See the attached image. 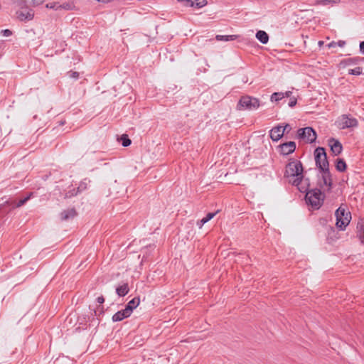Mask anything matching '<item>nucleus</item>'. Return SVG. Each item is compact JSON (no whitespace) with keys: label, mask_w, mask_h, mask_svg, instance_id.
Returning <instances> with one entry per match:
<instances>
[{"label":"nucleus","mask_w":364,"mask_h":364,"mask_svg":"<svg viewBox=\"0 0 364 364\" xmlns=\"http://www.w3.org/2000/svg\"><path fill=\"white\" fill-rule=\"evenodd\" d=\"M284 177L294 178L292 181H289L290 183L294 186H296L298 190L304 193L307 191V186H303V181L306 183V179L304 176V167L301 162L294 158H290L287 164L286 165V169L284 172Z\"/></svg>","instance_id":"obj_1"},{"label":"nucleus","mask_w":364,"mask_h":364,"mask_svg":"<svg viewBox=\"0 0 364 364\" xmlns=\"http://www.w3.org/2000/svg\"><path fill=\"white\" fill-rule=\"evenodd\" d=\"M305 181L306 183H304L303 186H306L308 188L309 186V178H306ZM304 193H306V200L307 203L315 209H318L321 206L323 198H321V191L319 189L307 190Z\"/></svg>","instance_id":"obj_2"},{"label":"nucleus","mask_w":364,"mask_h":364,"mask_svg":"<svg viewBox=\"0 0 364 364\" xmlns=\"http://www.w3.org/2000/svg\"><path fill=\"white\" fill-rule=\"evenodd\" d=\"M335 216L336 218V225L341 230H344L349 224L351 219V214L346 209L340 206L335 212Z\"/></svg>","instance_id":"obj_3"},{"label":"nucleus","mask_w":364,"mask_h":364,"mask_svg":"<svg viewBox=\"0 0 364 364\" xmlns=\"http://www.w3.org/2000/svg\"><path fill=\"white\" fill-rule=\"evenodd\" d=\"M260 106L259 100L257 98L245 95L240 97L237 103L239 110H255Z\"/></svg>","instance_id":"obj_4"},{"label":"nucleus","mask_w":364,"mask_h":364,"mask_svg":"<svg viewBox=\"0 0 364 364\" xmlns=\"http://www.w3.org/2000/svg\"><path fill=\"white\" fill-rule=\"evenodd\" d=\"M314 159L316 166L319 170L329 168L327 155L323 147L318 146L314 150Z\"/></svg>","instance_id":"obj_5"},{"label":"nucleus","mask_w":364,"mask_h":364,"mask_svg":"<svg viewBox=\"0 0 364 364\" xmlns=\"http://www.w3.org/2000/svg\"><path fill=\"white\" fill-rule=\"evenodd\" d=\"M297 137L304 140L306 143L311 144L316 141V133L312 127H306L298 129Z\"/></svg>","instance_id":"obj_6"},{"label":"nucleus","mask_w":364,"mask_h":364,"mask_svg":"<svg viewBox=\"0 0 364 364\" xmlns=\"http://www.w3.org/2000/svg\"><path fill=\"white\" fill-rule=\"evenodd\" d=\"M320 171L321 181L319 186L321 188H326L327 191H331L333 187V180L329 168H322Z\"/></svg>","instance_id":"obj_7"},{"label":"nucleus","mask_w":364,"mask_h":364,"mask_svg":"<svg viewBox=\"0 0 364 364\" xmlns=\"http://www.w3.org/2000/svg\"><path fill=\"white\" fill-rule=\"evenodd\" d=\"M16 17L21 21H31L34 17V11L27 6L21 7L16 12Z\"/></svg>","instance_id":"obj_8"},{"label":"nucleus","mask_w":364,"mask_h":364,"mask_svg":"<svg viewBox=\"0 0 364 364\" xmlns=\"http://www.w3.org/2000/svg\"><path fill=\"white\" fill-rule=\"evenodd\" d=\"M296 148V143L294 141H287L279 144L277 149L279 154L283 156H287L295 151Z\"/></svg>","instance_id":"obj_9"},{"label":"nucleus","mask_w":364,"mask_h":364,"mask_svg":"<svg viewBox=\"0 0 364 364\" xmlns=\"http://www.w3.org/2000/svg\"><path fill=\"white\" fill-rule=\"evenodd\" d=\"M358 126V120L353 117H348V115H343L338 121V127L344 129L353 128Z\"/></svg>","instance_id":"obj_10"},{"label":"nucleus","mask_w":364,"mask_h":364,"mask_svg":"<svg viewBox=\"0 0 364 364\" xmlns=\"http://www.w3.org/2000/svg\"><path fill=\"white\" fill-rule=\"evenodd\" d=\"M289 124H287L285 126L277 125L273 127L269 132V136L272 141H279L285 132V128H289Z\"/></svg>","instance_id":"obj_11"},{"label":"nucleus","mask_w":364,"mask_h":364,"mask_svg":"<svg viewBox=\"0 0 364 364\" xmlns=\"http://www.w3.org/2000/svg\"><path fill=\"white\" fill-rule=\"evenodd\" d=\"M181 2L184 6L187 7H196L200 9L207 4L206 0H177Z\"/></svg>","instance_id":"obj_12"},{"label":"nucleus","mask_w":364,"mask_h":364,"mask_svg":"<svg viewBox=\"0 0 364 364\" xmlns=\"http://www.w3.org/2000/svg\"><path fill=\"white\" fill-rule=\"evenodd\" d=\"M328 144L331 147V151L335 156H338L342 152L343 146L338 140L334 138H331L328 140Z\"/></svg>","instance_id":"obj_13"},{"label":"nucleus","mask_w":364,"mask_h":364,"mask_svg":"<svg viewBox=\"0 0 364 364\" xmlns=\"http://www.w3.org/2000/svg\"><path fill=\"white\" fill-rule=\"evenodd\" d=\"M130 316L131 314L124 309L115 313L112 316V320L113 322H118L129 317Z\"/></svg>","instance_id":"obj_14"},{"label":"nucleus","mask_w":364,"mask_h":364,"mask_svg":"<svg viewBox=\"0 0 364 364\" xmlns=\"http://www.w3.org/2000/svg\"><path fill=\"white\" fill-rule=\"evenodd\" d=\"M77 215V212L75 208H70L65 210H63L60 213V219L61 220H68L70 219L74 218Z\"/></svg>","instance_id":"obj_15"},{"label":"nucleus","mask_w":364,"mask_h":364,"mask_svg":"<svg viewBox=\"0 0 364 364\" xmlns=\"http://www.w3.org/2000/svg\"><path fill=\"white\" fill-rule=\"evenodd\" d=\"M140 303V299L138 297H134L130 300L125 306V309L132 314L133 310L136 309Z\"/></svg>","instance_id":"obj_16"},{"label":"nucleus","mask_w":364,"mask_h":364,"mask_svg":"<svg viewBox=\"0 0 364 364\" xmlns=\"http://www.w3.org/2000/svg\"><path fill=\"white\" fill-rule=\"evenodd\" d=\"M360 60V59L359 58H349L341 60L340 63V65L343 68L349 65H354L358 64Z\"/></svg>","instance_id":"obj_17"},{"label":"nucleus","mask_w":364,"mask_h":364,"mask_svg":"<svg viewBox=\"0 0 364 364\" xmlns=\"http://www.w3.org/2000/svg\"><path fill=\"white\" fill-rule=\"evenodd\" d=\"M129 289L127 283H124L116 288V293L119 296H124L129 293Z\"/></svg>","instance_id":"obj_18"},{"label":"nucleus","mask_w":364,"mask_h":364,"mask_svg":"<svg viewBox=\"0 0 364 364\" xmlns=\"http://www.w3.org/2000/svg\"><path fill=\"white\" fill-rule=\"evenodd\" d=\"M256 38L262 44H267L269 41V36L264 31H258L256 33Z\"/></svg>","instance_id":"obj_19"},{"label":"nucleus","mask_w":364,"mask_h":364,"mask_svg":"<svg viewBox=\"0 0 364 364\" xmlns=\"http://www.w3.org/2000/svg\"><path fill=\"white\" fill-rule=\"evenodd\" d=\"M218 212V210L215 213H208L205 217H204L200 220H198L197 222V225L198 226V228H201L205 223H208L209 220L213 218Z\"/></svg>","instance_id":"obj_20"},{"label":"nucleus","mask_w":364,"mask_h":364,"mask_svg":"<svg viewBox=\"0 0 364 364\" xmlns=\"http://www.w3.org/2000/svg\"><path fill=\"white\" fill-rule=\"evenodd\" d=\"M346 163L343 159H337L336 161V168L339 172H343L346 170Z\"/></svg>","instance_id":"obj_21"},{"label":"nucleus","mask_w":364,"mask_h":364,"mask_svg":"<svg viewBox=\"0 0 364 364\" xmlns=\"http://www.w3.org/2000/svg\"><path fill=\"white\" fill-rule=\"evenodd\" d=\"M237 37L235 35H217L215 38L217 41H230L235 40Z\"/></svg>","instance_id":"obj_22"},{"label":"nucleus","mask_w":364,"mask_h":364,"mask_svg":"<svg viewBox=\"0 0 364 364\" xmlns=\"http://www.w3.org/2000/svg\"><path fill=\"white\" fill-rule=\"evenodd\" d=\"M284 98L283 92H274L271 97L270 100L271 102H279V100H282Z\"/></svg>","instance_id":"obj_23"},{"label":"nucleus","mask_w":364,"mask_h":364,"mask_svg":"<svg viewBox=\"0 0 364 364\" xmlns=\"http://www.w3.org/2000/svg\"><path fill=\"white\" fill-rule=\"evenodd\" d=\"M121 141L122 145L124 147L129 146L132 143L131 139L128 137L127 134H123L122 136Z\"/></svg>","instance_id":"obj_24"},{"label":"nucleus","mask_w":364,"mask_h":364,"mask_svg":"<svg viewBox=\"0 0 364 364\" xmlns=\"http://www.w3.org/2000/svg\"><path fill=\"white\" fill-rule=\"evenodd\" d=\"M346 45V41H342V40H340L338 41V42H335V41H332L331 43H329L328 44V48H334L336 47V46H339V47H343L344 46Z\"/></svg>","instance_id":"obj_25"},{"label":"nucleus","mask_w":364,"mask_h":364,"mask_svg":"<svg viewBox=\"0 0 364 364\" xmlns=\"http://www.w3.org/2000/svg\"><path fill=\"white\" fill-rule=\"evenodd\" d=\"M32 193H31L28 196H27L26 197L19 200L18 201V203L15 205V207L16 208H19L22 205H23L30 198H31V196H32Z\"/></svg>","instance_id":"obj_26"},{"label":"nucleus","mask_w":364,"mask_h":364,"mask_svg":"<svg viewBox=\"0 0 364 364\" xmlns=\"http://www.w3.org/2000/svg\"><path fill=\"white\" fill-rule=\"evenodd\" d=\"M348 74L352 75H360L362 74V68L357 67L353 69H349Z\"/></svg>","instance_id":"obj_27"},{"label":"nucleus","mask_w":364,"mask_h":364,"mask_svg":"<svg viewBox=\"0 0 364 364\" xmlns=\"http://www.w3.org/2000/svg\"><path fill=\"white\" fill-rule=\"evenodd\" d=\"M340 0H317V4L321 5H328L330 4L338 3Z\"/></svg>","instance_id":"obj_28"},{"label":"nucleus","mask_w":364,"mask_h":364,"mask_svg":"<svg viewBox=\"0 0 364 364\" xmlns=\"http://www.w3.org/2000/svg\"><path fill=\"white\" fill-rule=\"evenodd\" d=\"M297 102V100L295 97H290L289 102H288V105L290 107H294Z\"/></svg>","instance_id":"obj_29"},{"label":"nucleus","mask_w":364,"mask_h":364,"mask_svg":"<svg viewBox=\"0 0 364 364\" xmlns=\"http://www.w3.org/2000/svg\"><path fill=\"white\" fill-rule=\"evenodd\" d=\"M78 190L77 191H75V189H73V191H69L68 193H66V197L68 198V197H72V196H76L78 193Z\"/></svg>","instance_id":"obj_30"},{"label":"nucleus","mask_w":364,"mask_h":364,"mask_svg":"<svg viewBox=\"0 0 364 364\" xmlns=\"http://www.w3.org/2000/svg\"><path fill=\"white\" fill-rule=\"evenodd\" d=\"M1 33L4 36H10L12 34V32L9 29L2 30Z\"/></svg>","instance_id":"obj_31"},{"label":"nucleus","mask_w":364,"mask_h":364,"mask_svg":"<svg viewBox=\"0 0 364 364\" xmlns=\"http://www.w3.org/2000/svg\"><path fill=\"white\" fill-rule=\"evenodd\" d=\"M360 52L364 55V41H361L359 45Z\"/></svg>","instance_id":"obj_32"},{"label":"nucleus","mask_w":364,"mask_h":364,"mask_svg":"<svg viewBox=\"0 0 364 364\" xmlns=\"http://www.w3.org/2000/svg\"><path fill=\"white\" fill-rule=\"evenodd\" d=\"M291 94H292V92H291V91H287L285 92H283L284 98V97H290Z\"/></svg>","instance_id":"obj_33"},{"label":"nucleus","mask_w":364,"mask_h":364,"mask_svg":"<svg viewBox=\"0 0 364 364\" xmlns=\"http://www.w3.org/2000/svg\"><path fill=\"white\" fill-rule=\"evenodd\" d=\"M97 301L99 304H102V303H104V301H105V299H104L103 296H100L97 297Z\"/></svg>","instance_id":"obj_34"},{"label":"nucleus","mask_w":364,"mask_h":364,"mask_svg":"<svg viewBox=\"0 0 364 364\" xmlns=\"http://www.w3.org/2000/svg\"><path fill=\"white\" fill-rule=\"evenodd\" d=\"M70 76L73 78L77 79L79 77V73L77 72H73Z\"/></svg>","instance_id":"obj_35"},{"label":"nucleus","mask_w":364,"mask_h":364,"mask_svg":"<svg viewBox=\"0 0 364 364\" xmlns=\"http://www.w3.org/2000/svg\"><path fill=\"white\" fill-rule=\"evenodd\" d=\"M85 188V186L84 185V183H81L80 185V186L77 188V190H78V191H80Z\"/></svg>","instance_id":"obj_36"},{"label":"nucleus","mask_w":364,"mask_h":364,"mask_svg":"<svg viewBox=\"0 0 364 364\" xmlns=\"http://www.w3.org/2000/svg\"><path fill=\"white\" fill-rule=\"evenodd\" d=\"M318 44H319V45H321V44H323V42H322V41H319V42H318Z\"/></svg>","instance_id":"obj_37"},{"label":"nucleus","mask_w":364,"mask_h":364,"mask_svg":"<svg viewBox=\"0 0 364 364\" xmlns=\"http://www.w3.org/2000/svg\"><path fill=\"white\" fill-rule=\"evenodd\" d=\"M287 129H291V127H289V128H285V131Z\"/></svg>","instance_id":"obj_38"}]
</instances>
